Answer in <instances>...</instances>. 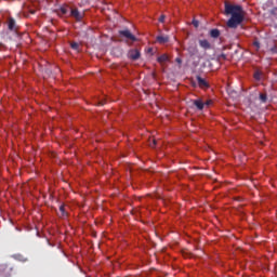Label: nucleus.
<instances>
[{
  "label": "nucleus",
  "instance_id": "nucleus-16",
  "mask_svg": "<svg viewBox=\"0 0 277 277\" xmlns=\"http://www.w3.org/2000/svg\"><path fill=\"white\" fill-rule=\"evenodd\" d=\"M70 47H71V49H72L74 51H79V43H77V42H71V43H70Z\"/></svg>",
  "mask_w": 277,
  "mask_h": 277
},
{
  "label": "nucleus",
  "instance_id": "nucleus-1",
  "mask_svg": "<svg viewBox=\"0 0 277 277\" xmlns=\"http://www.w3.org/2000/svg\"><path fill=\"white\" fill-rule=\"evenodd\" d=\"M224 14L225 16H232L227 21V27L230 29H237V27L243 23L245 12L242 5L225 2Z\"/></svg>",
  "mask_w": 277,
  "mask_h": 277
},
{
  "label": "nucleus",
  "instance_id": "nucleus-4",
  "mask_svg": "<svg viewBox=\"0 0 277 277\" xmlns=\"http://www.w3.org/2000/svg\"><path fill=\"white\" fill-rule=\"evenodd\" d=\"M199 47H201V49H205V51L211 50V43L207 39L199 40Z\"/></svg>",
  "mask_w": 277,
  "mask_h": 277
},
{
  "label": "nucleus",
  "instance_id": "nucleus-18",
  "mask_svg": "<svg viewBox=\"0 0 277 277\" xmlns=\"http://www.w3.org/2000/svg\"><path fill=\"white\" fill-rule=\"evenodd\" d=\"M164 21H166V15H161V16L159 17V23H164Z\"/></svg>",
  "mask_w": 277,
  "mask_h": 277
},
{
  "label": "nucleus",
  "instance_id": "nucleus-23",
  "mask_svg": "<svg viewBox=\"0 0 277 277\" xmlns=\"http://www.w3.org/2000/svg\"><path fill=\"white\" fill-rule=\"evenodd\" d=\"M271 51H272V53H277V48H276V47H273V48L271 49Z\"/></svg>",
  "mask_w": 277,
  "mask_h": 277
},
{
  "label": "nucleus",
  "instance_id": "nucleus-8",
  "mask_svg": "<svg viewBox=\"0 0 277 277\" xmlns=\"http://www.w3.org/2000/svg\"><path fill=\"white\" fill-rule=\"evenodd\" d=\"M130 60H140V51L138 50H130L129 53H128Z\"/></svg>",
  "mask_w": 277,
  "mask_h": 277
},
{
  "label": "nucleus",
  "instance_id": "nucleus-17",
  "mask_svg": "<svg viewBox=\"0 0 277 277\" xmlns=\"http://www.w3.org/2000/svg\"><path fill=\"white\" fill-rule=\"evenodd\" d=\"M253 77H254V79H255L256 81H261V72L255 71L254 75H253Z\"/></svg>",
  "mask_w": 277,
  "mask_h": 277
},
{
  "label": "nucleus",
  "instance_id": "nucleus-5",
  "mask_svg": "<svg viewBox=\"0 0 277 277\" xmlns=\"http://www.w3.org/2000/svg\"><path fill=\"white\" fill-rule=\"evenodd\" d=\"M68 10H70V8H68V5H63L58 10H56V14L58 16H66V14H68Z\"/></svg>",
  "mask_w": 277,
  "mask_h": 277
},
{
  "label": "nucleus",
  "instance_id": "nucleus-14",
  "mask_svg": "<svg viewBox=\"0 0 277 277\" xmlns=\"http://www.w3.org/2000/svg\"><path fill=\"white\" fill-rule=\"evenodd\" d=\"M260 101H261V103H267V94L260 93Z\"/></svg>",
  "mask_w": 277,
  "mask_h": 277
},
{
  "label": "nucleus",
  "instance_id": "nucleus-24",
  "mask_svg": "<svg viewBox=\"0 0 277 277\" xmlns=\"http://www.w3.org/2000/svg\"><path fill=\"white\" fill-rule=\"evenodd\" d=\"M98 105L103 106V105H105V102L101 101V102H98Z\"/></svg>",
  "mask_w": 277,
  "mask_h": 277
},
{
  "label": "nucleus",
  "instance_id": "nucleus-11",
  "mask_svg": "<svg viewBox=\"0 0 277 277\" xmlns=\"http://www.w3.org/2000/svg\"><path fill=\"white\" fill-rule=\"evenodd\" d=\"M166 62H170V57L168 56V54H162L158 56L157 58L158 64H166Z\"/></svg>",
  "mask_w": 277,
  "mask_h": 277
},
{
  "label": "nucleus",
  "instance_id": "nucleus-20",
  "mask_svg": "<svg viewBox=\"0 0 277 277\" xmlns=\"http://www.w3.org/2000/svg\"><path fill=\"white\" fill-rule=\"evenodd\" d=\"M254 47H256V49H261V43L259 41L253 42Z\"/></svg>",
  "mask_w": 277,
  "mask_h": 277
},
{
  "label": "nucleus",
  "instance_id": "nucleus-10",
  "mask_svg": "<svg viewBox=\"0 0 277 277\" xmlns=\"http://www.w3.org/2000/svg\"><path fill=\"white\" fill-rule=\"evenodd\" d=\"M70 16H74L76 21H81V18H83V16H81V13H79V10L77 9H71Z\"/></svg>",
  "mask_w": 277,
  "mask_h": 277
},
{
  "label": "nucleus",
  "instance_id": "nucleus-19",
  "mask_svg": "<svg viewBox=\"0 0 277 277\" xmlns=\"http://www.w3.org/2000/svg\"><path fill=\"white\" fill-rule=\"evenodd\" d=\"M175 62H176V64H180V65L183 64V60H181V57H176V58H175Z\"/></svg>",
  "mask_w": 277,
  "mask_h": 277
},
{
  "label": "nucleus",
  "instance_id": "nucleus-3",
  "mask_svg": "<svg viewBox=\"0 0 277 277\" xmlns=\"http://www.w3.org/2000/svg\"><path fill=\"white\" fill-rule=\"evenodd\" d=\"M120 38H124V40L128 42V40H131V42H137V37L131 34V30L123 29L119 30Z\"/></svg>",
  "mask_w": 277,
  "mask_h": 277
},
{
  "label": "nucleus",
  "instance_id": "nucleus-26",
  "mask_svg": "<svg viewBox=\"0 0 277 277\" xmlns=\"http://www.w3.org/2000/svg\"><path fill=\"white\" fill-rule=\"evenodd\" d=\"M30 14H36V11H30Z\"/></svg>",
  "mask_w": 277,
  "mask_h": 277
},
{
  "label": "nucleus",
  "instance_id": "nucleus-15",
  "mask_svg": "<svg viewBox=\"0 0 277 277\" xmlns=\"http://www.w3.org/2000/svg\"><path fill=\"white\" fill-rule=\"evenodd\" d=\"M60 211L63 217H66V215H68V213H66V208L64 205L60 206Z\"/></svg>",
  "mask_w": 277,
  "mask_h": 277
},
{
  "label": "nucleus",
  "instance_id": "nucleus-13",
  "mask_svg": "<svg viewBox=\"0 0 277 277\" xmlns=\"http://www.w3.org/2000/svg\"><path fill=\"white\" fill-rule=\"evenodd\" d=\"M210 36L214 39L217 38L220 36V29H217V28L211 29Z\"/></svg>",
  "mask_w": 277,
  "mask_h": 277
},
{
  "label": "nucleus",
  "instance_id": "nucleus-25",
  "mask_svg": "<svg viewBox=\"0 0 277 277\" xmlns=\"http://www.w3.org/2000/svg\"><path fill=\"white\" fill-rule=\"evenodd\" d=\"M206 105H211V101L206 102Z\"/></svg>",
  "mask_w": 277,
  "mask_h": 277
},
{
  "label": "nucleus",
  "instance_id": "nucleus-7",
  "mask_svg": "<svg viewBox=\"0 0 277 277\" xmlns=\"http://www.w3.org/2000/svg\"><path fill=\"white\" fill-rule=\"evenodd\" d=\"M187 52L189 53L190 57H194V55H196L198 53V47H196L195 43H192L188 48H187Z\"/></svg>",
  "mask_w": 277,
  "mask_h": 277
},
{
  "label": "nucleus",
  "instance_id": "nucleus-22",
  "mask_svg": "<svg viewBox=\"0 0 277 277\" xmlns=\"http://www.w3.org/2000/svg\"><path fill=\"white\" fill-rule=\"evenodd\" d=\"M151 148H155L157 146V140H153V144H150Z\"/></svg>",
  "mask_w": 277,
  "mask_h": 277
},
{
  "label": "nucleus",
  "instance_id": "nucleus-21",
  "mask_svg": "<svg viewBox=\"0 0 277 277\" xmlns=\"http://www.w3.org/2000/svg\"><path fill=\"white\" fill-rule=\"evenodd\" d=\"M193 25H194V27H198L199 26V22L197 19H194L193 21Z\"/></svg>",
  "mask_w": 277,
  "mask_h": 277
},
{
  "label": "nucleus",
  "instance_id": "nucleus-2",
  "mask_svg": "<svg viewBox=\"0 0 277 277\" xmlns=\"http://www.w3.org/2000/svg\"><path fill=\"white\" fill-rule=\"evenodd\" d=\"M5 23H6L8 31H11V34H15V35L18 34L21 26H18L14 17L9 16Z\"/></svg>",
  "mask_w": 277,
  "mask_h": 277
},
{
  "label": "nucleus",
  "instance_id": "nucleus-6",
  "mask_svg": "<svg viewBox=\"0 0 277 277\" xmlns=\"http://www.w3.org/2000/svg\"><path fill=\"white\" fill-rule=\"evenodd\" d=\"M156 40H157V42H159V44H166V43L170 42V37L159 35V36L156 37Z\"/></svg>",
  "mask_w": 277,
  "mask_h": 277
},
{
  "label": "nucleus",
  "instance_id": "nucleus-12",
  "mask_svg": "<svg viewBox=\"0 0 277 277\" xmlns=\"http://www.w3.org/2000/svg\"><path fill=\"white\" fill-rule=\"evenodd\" d=\"M193 105L199 109V111H202L205 109V104L201 102V100H195L193 102Z\"/></svg>",
  "mask_w": 277,
  "mask_h": 277
},
{
  "label": "nucleus",
  "instance_id": "nucleus-9",
  "mask_svg": "<svg viewBox=\"0 0 277 277\" xmlns=\"http://www.w3.org/2000/svg\"><path fill=\"white\" fill-rule=\"evenodd\" d=\"M197 82H198L199 88H209V82H207V80H205L200 76H197Z\"/></svg>",
  "mask_w": 277,
  "mask_h": 277
}]
</instances>
